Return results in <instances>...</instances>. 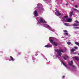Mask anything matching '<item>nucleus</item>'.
Listing matches in <instances>:
<instances>
[{
    "label": "nucleus",
    "mask_w": 79,
    "mask_h": 79,
    "mask_svg": "<svg viewBox=\"0 0 79 79\" xmlns=\"http://www.w3.org/2000/svg\"><path fill=\"white\" fill-rule=\"evenodd\" d=\"M55 51L56 52H58L57 54L58 55L56 56L57 57H58V56H61L62 53H61V52L64 53V51L61 50V49H59L57 50L55 49Z\"/></svg>",
    "instance_id": "nucleus-1"
},
{
    "label": "nucleus",
    "mask_w": 79,
    "mask_h": 79,
    "mask_svg": "<svg viewBox=\"0 0 79 79\" xmlns=\"http://www.w3.org/2000/svg\"><path fill=\"white\" fill-rule=\"evenodd\" d=\"M75 22L76 23L73 24L72 25L73 26H79V21H77V20H76Z\"/></svg>",
    "instance_id": "nucleus-2"
},
{
    "label": "nucleus",
    "mask_w": 79,
    "mask_h": 79,
    "mask_svg": "<svg viewBox=\"0 0 79 79\" xmlns=\"http://www.w3.org/2000/svg\"><path fill=\"white\" fill-rule=\"evenodd\" d=\"M44 19H43V18H40L39 19V21L40 23H45L46 22L45 20H43Z\"/></svg>",
    "instance_id": "nucleus-3"
},
{
    "label": "nucleus",
    "mask_w": 79,
    "mask_h": 79,
    "mask_svg": "<svg viewBox=\"0 0 79 79\" xmlns=\"http://www.w3.org/2000/svg\"><path fill=\"white\" fill-rule=\"evenodd\" d=\"M52 37H49V39H50L49 40V41L50 42V43H51V44H53V40H52Z\"/></svg>",
    "instance_id": "nucleus-4"
},
{
    "label": "nucleus",
    "mask_w": 79,
    "mask_h": 79,
    "mask_svg": "<svg viewBox=\"0 0 79 79\" xmlns=\"http://www.w3.org/2000/svg\"><path fill=\"white\" fill-rule=\"evenodd\" d=\"M69 64L70 66H73V60H71L70 62L69 63Z\"/></svg>",
    "instance_id": "nucleus-5"
},
{
    "label": "nucleus",
    "mask_w": 79,
    "mask_h": 79,
    "mask_svg": "<svg viewBox=\"0 0 79 79\" xmlns=\"http://www.w3.org/2000/svg\"><path fill=\"white\" fill-rule=\"evenodd\" d=\"M55 14L56 16H60L61 15V14L59 12V11H57V12H56L55 13Z\"/></svg>",
    "instance_id": "nucleus-6"
},
{
    "label": "nucleus",
    "mask_w": 79,
    "mask_h": 79,
    "mask_svg": "<svg viewBox=\"0 0 79 79\" xmlns=\"http://www.w3.org/2000/svg\"><path fill=\"white\" fill-rule=\"evenodd\" d=\"M34 15L35 16H37L38 15L37 14V12L36 10H35L34 13Z\"/></svg>",
    "instance_id": "nucleus-7"
},
{
    "label": "nucleus",
    "mask_w": 79,
    "mask_h": 79,
    "mask_svg": "<svg viewBox=\"0 0 79 79\" xmlns=\"http://www.w3.org/2000/svg\"><path fill=\"white\" fill-rule=\"evenodd\" d=\"M72 19H67L66 21H67V22H71L72 21Z\"/></svg>",
    "instance_id": "nucleus-8"
},
{
    "label": "nucleus",
    "mask_w": 79,
    "mask_h": 79,
    "mask_svg": "<svg viewBox=\"0 0 79 79\" xmlns=\"http://www.w3.org/2000/svg\"><path fill=\"white\" fill-rule=\"evenodd\" d=\"M73 13L74 12H73V11L70 12V17H71L72 16H73Z\"/></svg>",
    "instance_id": "nucleus-9"
},
{
    "label": "nucleus",
    "mask_w": 79,
    "mask_h": 79,
    "mask_svg": "<svg viewBox=\"0 0 79 79\" xmlns=\"http://www.w3.org/2000/svg\"><path fill=\"white\" fill-rule=\"evenodd\" d=\"M10 58L11 60H10L9 61H11V60H12V61H14V59L13 58V57L11 56H10Z\"/></svg>",
    "instance_id": "nucleus-10"
},
{
    "label": "nucleus",
    "mask_w": 79,
    "mask_h": 79,
    "mask_svg": "<svg viewBox=\"0 0 79 79\" xmlns=\"http://www.w3.org/2000/svg\"><path fill=\"white\" fill-rule=\"evenodd\" d=\"M45 47H47V48H49L50 47V45H47L44 46Z\"/></svg>",
    "instance_id": "nucleus-11"
},
{
    "label": "nucleus",
    "mask_w": 79,
    "mask_h": 79,
    "mask_svg": "<svg viewBox=\"0 0 79 79\" xmlns=\"http://www.w3.org/2000/svg\"><path fill=\"white\" fill-rule=\"evenodd\" d=\"M53 44L54 45H55V46L56 47H57V46H58L57 44L55 42H54L53 43Z\"/></svg>",
    "instance_id": "nucleus-12"
},
{
    "label": "nucleus",
    "mask_w": 79,
    "mask_h": 79,
    "mask_svg": "<svg viewBox=\"0 0 79 79\" xmlns=\"http://www.w3.org/2000/svg\"><path fill=\"white\" fill-rule=\"evenodd\" d=\"M74 50H77L78 48H77V47L76 46L74 47Z\"/></svg>",
    "instance_id": "nucleus-13"
},
{
    "label": "nucleus",
    "mask_w": 79,
    "mask_h": 79,
    "mask_svg": "<svg viewBox=\"0 0 79 79\" xmlns=\"http://www.w3.org/2000/svg\"><path fill=\"white\" fill-rule=\"evenodd\" d=\"M74 59L76 60H79V58L76 56L74 57Z\"/></svg>",
    "instance_id": "nucleus-14"
},
{
    "label": "nucleus",
    "mask_w": 79,
    "mask_h": 79,
    "mask_svg": "<svg viewBox=\"0 0 79 79\" xmlns=\"http://www.w3.org/2000/svg\"><path fill=\"white\" fill-rule=\"evenodd\" d=\"M67 44H68L69 45H70V44H71V42H67Z\"/></svg>",
    "instance_id": "nucleus-15"
},
{
    "label": "nucleus",
    "mask_w": 79,
    "mask_h": 79,
    "mask_svg": "<svg viewBox=\"0 0 79 79\" xmlns=\"http://www.w3.org/2000/svg\"><path fill=\"white\" fill-rule=\"evenodd\" d=\"M75 44L77 45L78 46H79V43L78 42H76L75 43Z\"/></svg>",
    "instance_id": "nucleus-16"
},
{
    "label": "nucleus",
    "mask_w": 79,
    "mask_h": 79,
    "mask_svg": "<svg viewBox=\"0 0 79 79\" xmlns=\"http://www.w3.org/2000/svg\"><path fill=\"white\" fill-rule=\"evenodd\" d=\"M74 51H75V50L73 48L71 50V52H74Z\"/></svg>",
    "instance_id": "nucleus-17"
},
{
    "label": "nucleus",
    "mask_w": 79,
    "mask_h": 79,
    "mask_svg": "<svg viewBox=\"0 0 79 79\" xmlns=\"http://www.w3.org/2000/svg\"><path fill=\"white\" fill-rule=\"evenodd\" d=\"M62 58H64V60H66V58L65 56H63Z\"/></svg>",
    "instance_id": "nucleus-18"
},
{
    "label": "nucleus",
    "mask_w": 79,
    "mask_h": 79,
    "mask_svg": "<svg viewBox=\"0 0 79 79\" xmlns=\"http://www.w3.org/2000/svg\"><path fill=\"white\" fill-rule=\"evenodd\" d=\"M62 63L64 65V66L65 67H66V64L64 63V62H62Z\"/></svg>",
    "instance_id": "nucleus-19"
},
{
    "label": "nucleus",
    "mask_w": 79,
    "mask_h": 79,
    "mask_svg": "<svg viewBox=\"0 0 79 79\" xmlns=\"http://www.w3.org/2000/svg\"><path fill=\"white\" fill-rule=\"evenodd\" d=\"M64 25L66 26H68V24L67 23H64Z\"/></svg>",
    "instance_id": "nucleus-20"
},
{
    "label": "nucleus",
    "mask_w": 79,
    "mask_h": 79,
    "mask_svg": "<svg viewBox=\"0 0 79 79\" xmlns=\"http://www.w3.org/2000/svg\"><path fill=\"white\" fill-rule=\"evenodd\" d=\"M63 31L64 32H65V33H66V32H67V31H66V30H63Z\"/></svg>",
    "instance_id": "nucleus-21"
},
{
    "label": "nucleus",
    "mask_w": 79,
    "mask_h": 79,
    "mask_svg": "<svg viewBox=\"0 0 79 79\" xmlns=\"http://www.w3.org/2000/svg\"><path fill=\"white\" fill-rule=\"evenodd\" d=\"M37 53H39V51H37V52H36V54H35V55L36 56H37V55H38V54Z\"/></svg>",
    "instance_id": "nucleus-22"
},
{
    "label": "nucleus",
    "mask_w": 79,
    "mask_h": 79,
    "mask_svg": "<svg viewBox=\"0 0 79 79\" xmlns=\"http://www.w3.org/2000/svg\"><path fill=\"white\" fill-rule=\"evenodd\" d=\"M47 27H49V28H50V26H49V25H47Z\"/></svg>",
    "instance_id": "nucleus-23"
},
{
    "label": "nucleus",
    "mask_w": 79,
    "mask_h": 79,
    "mask_svg": "<svg viewBox=\"0 0 79 79\" xmlns=\"http://www.w3.org/2000/svg\"><path fill=\"white\" fill-rule=\"evenodd\" d=\"M40 5H41V4H38V6H40Z\"/></svg>",
    "instance_id": "nucleus-24"
},
{
    "label": "nucleus",
    "mask_w": 79,
    "mask_h": 79,
    "mask_svg": "<svg viewBox=\"0 0 79 79\" xmlns=\"http://www.w3.org/2000/svg\"><path fill=\"white\" fill-rule=\"evenodd\" d=\"M74 28L75 29H79V27H75Z\"/></svg>",
    "instance_id": "nucleus-25"
},
{
    "label": "nucleus",
    "mask_w": 79,
    "mask_h": 79,
    "mask_svg": "<svg viewBox=\"0 0 79 79\" xmlns=\"http://www.w3.org/2000/svg\"><path fill=\"white\" fill-rule=\"evenodd\" d=\"M39 10L40 11H41V10H42V8H39Z\"/></svg>",
    "instance_id": "nucleus-26"
},
{
    "label": "nucleus",
    "mask_w": 79,
    "mask_h": 79,
    "mask_svg": "<svg viewBox=\"0 0 79 79\" xmlns=\"http://www.w3.org/2000/svg\"><path fill=\"white\" fill-rule=\"evenodd\" d=\"M65 77V76H63L62 77V79H64V78Z\"/></svg>",
    "instance_id": "nucleus-27"
},
{
    "label": "nucleus",
    "mask_w": 79,
    "mask_h": 79,
    "mask_svg": "<svg viewBox=\"0 0 79 79\" xmlns=\"http://www.w3.org/2000/svg\"><path fill=\"white\" fill-rule=\"evenodd\" d=\"M64 18H68V17L67 16H64Z\"/></svg>",
    "instance_id": "nucleus-28"
},
{
    "label": "nucleus",
    "mask_w": 79,
    "mask_h": 79,
    "mask_svg": "<svg viewBox=\"0 0 79 79\" xmlns=\"http://www.w3.org/2000/svg\"><path fill=\"white\" fill-rule=\"evenodd\" d=\"M65 34V35H68V33H66Z\"/></svg>",
    "instance_id": "nucleus-29"
},
{
    "label": "nucleus",
    "mask_w": 79,
    "mask_h": 79,
    "mask_svg": "<svg viewBox=\"0 0 79 79\" xmlns=\"http://www.w3.org/2000/svg\"><path fill=\"white\" fill-rule=\"evenodd\" d=\"M72 67H73V68H75V66L74 65H72Z\"/></svg>",
    "instance_id": "nucleus-30"
},
{
    "label": "nucleus",
    "mask_w": 79,
    "mask_h": 79,
    "mask_svg": "<svg viewBox=\"0 0 79 79\" xmlns=\"http://www.w3.org/2000/svg\"><path fill=\"white\" fill-rule=\"evenodd\" d=\"M75 7H76V8L77 7V6L76 5V6H75Z\"/></svg>",
    "instance_id": "nucleus-31"
},
{
    "label": "nucleus",
    "mask_w": 79,
    "mask_h": 79,
    "mask_svg": "<svg viewBox=\"0 0 79 79\" xmlns=\"http://www.w3.org/2000/svg\"><path fill=\"white\" fill-rule=\"evenodd\" d=\"M73 10H77L76 9H73Z\"/></svg>",
    "instance_id": "nucleus-32"
},
{
    "label": "nucleus",
    "mask_w": 79,
    "mask_h": 79,
    "mask_svg": "<svg viewBox=\"0 0 79 79\" xmlns=\"http://www.w3.org/2000/svg\"><path fill=\"white\" fill-rule=\"evenodd\" d=\"M54 40H56V38H54Z\"/></svg>",
    "instance_id": "nucleus-33"
},
{
    "label": "nucleus",
    "mask_w": 79,
    "mask_h": 79,
    "mask_svg": "<svg viewBox=\"0 0 79 79\" xmlns=\"http://www.w3.org/2000/svg\"><path fill=\"white\" fill-rule=\"evenodd\" d=\"M67 58H69V56H66Z\"/></svg>",
    "instance_id": "nucleus-34"
},
{
    "label": "nucleus",
    "mask_w": 79,
    "mask_h": 79,
    "mask_svg": "<svg viewBox=\"0 0 79 79\" xmlns=\"http://www.w3.org/2000/svg\"><path fill=\"white\" fill-rule=\"evenodd\" d=\"M66 6L68 5V4H66Z\"/></svg>",
    "instance_id": "nucleus-35"
},
{
    "label": "nucleus",
    "mask_w": 79,
    "mask_h": 79,
    "mask_svg": "<svg viewBox=\"0 0 79 79\" xmlns=\"http://www.w3.org/2000/svg\"><path fill=\"white\" fill-rule=\"evenodd\" d=\"M72 1H74V0H72Z\"/></svg>",
    "instance_id": "nucleus-36"
},
{
    "label": "nucleus",
    "mask_w": 79,
    "mask_h": 79,
    "mask_svg": "<svg viewBox=\"0 0 79 79\" xmlns=\"http://www.w3.org/2000/svg\"><path fill=\"white\" fill-rule=\"evenodd\" d=\"M78 55H79V53H78Z\"/></svg>",
    "instance_id": "nucleus-37"
},
{
    "label": "nucleus",
    "mask_w": 79,
    "mask_h": 79,
    "mask_svg": "<svg viewBox=\"0 0 79 79\" xmlns=\"http://www.w3.org/2000/svg\"><path fill=\"white\" fill-rule=\"evenodd\" d=\"M61 0V1H62V0Z\"/></svg>",
    "instance_id": "nucleus-38"
}]
</instances>
